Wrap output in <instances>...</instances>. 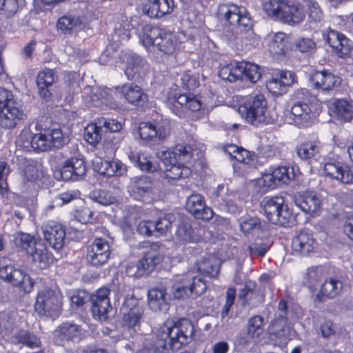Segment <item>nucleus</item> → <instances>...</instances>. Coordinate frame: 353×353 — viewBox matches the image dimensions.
<instances>
[{
  "label": "nucleus",
  "instance_id": "42",
  "mask_svg": "<svg viewBox=\"0 0 353 353\" xmlns=\"http://www.w3.org/2000/svg\"><path fill=\"white\" fill-rule=\"evenodd\" d=\"M224 151L231 157L244 164H252L254 159L250 152L234 144H230L225 147Z\"/></svg>",
  "mask_w": 353,
  "mask_h": 353
},
{
  "label": "nucleus",
  "instance_id": "9",
  "mask_svg": "<svg viewBox=\"0 0 353 353\" xmlns=\"http://www.w3.org/2000/svg\"><path fill=\"white\" fill-rule=\"evenodd\" d=\"M321 105L314 96L294 103L291 113L294 122L299 127H307L311 125L320 112Z\"/></svg>",
  "mask_w": 353,
  "mask_h": 353
},
{
  "label": "nucleus",
  "instance_id": "53",
  "mask_svg": "<svg viewBox=\"0 0 353 353\" xmlns=\"http://www.w3.org/2000/svg\"><path fill=\"white\" fill-rule=\"evenodd\" d=\"M90 197L94 201L103 205H109L116 201V198L109 191L105 190H93L90 192Z\"/></svg>",
  "mask_w": 353,
  "mask_h": 353
},
{
  "label": "nucleus",
  "instance_id": "59",
  "mask_svg": "<svg viewBox=\"0 0 353 353\" xmlns=\"http://www.w3.org/2000/svg\"><path fill=\"white\" fill-rule=\"evenodd\" d=\"M50 148H60L66 143L68 137L65 136L60 129H53L50 132H47Z\"/></svg>",
  "mask_w": 353,
  "mask_h": 353
},
{
  "label": "nucleus",
  "instance_id": "38",
  "mask_svg": "<svg viewBox=\"0 0 353 353\" xmlns=\"http://www.w3.org/2000/svg\"><path fill=\"white\" fill-rule=\"evenodd\" d=\"M219 76L222 79L230 82H234L237 80L243 81L242 62L230 63L222 67L219 70Z\"/></svg>",
  "mask_w": 353,
  "mask_h": 353
},
{
  "label": "nucleus",
  "instance_id": "56",
  "mask_svg": "<svg viewBox=\"0 0 353 353\" xmlns=\"http://www.w3.org/2000/svg\"><path fill=\"white\" fill-rule=\"evenodd\" d=\"M102 131L103 130L97 120L95 123H91L85 128V139L90 144L98 143L101 139Z\"/></svg>",
  "mask_w": 353,
  "mask_h": 353
},
{
  "label": "nucleus",
  "instance_id": "22",
  "mask_svg": "<svg viewBox=\"0 0 353 353\" xmlns=\"http://www.w3.org/2000/svg\"><path fill=\"white\" fill-rule=\"evenodd\" d=\"M86 173V165L83 159L72 157L65 161L60 174L63 181H78Z\"/></svg>",
  "mask_w": 353,
  "mask_h": 353
},
{
  "label": "nucleus",
  "instance_id": "64",
  "mask_svg": "<svg viewBox=\"0 0 353 353\" xmlns=\"http://www.w3.org/2000/svg\"><path fill=\"white\" fill-rule=\"evenodd\" d=\"M240 228L245 234H250L261 228L259 219L256 217H249L240 221Z\"/></svg>",
  "mask_w": 353,
  "mask_h": 353
},
{
  "label": "nucleus",
  "instance_id": "47",
  "mask_svg": "<svg viewBox=\"0 0 353 353\" xmlns=\"http://www.w3.org/2000/svg\"><path fill=\"white\" fill-rule=\"evenodd\" d=\"M176 81L178 86H180L187 90H194L199 85L198 78L190 71H186L179 74V79Z\"/></svg>",
  "mask_w": 353,
  "mask_h": 353
},
{
  "label": "nucleus",
  "instance_id": "63",
  "mask_svg": "<svg viewBox=\"0 0 353 353\" xmlns=\"http://www.w3.org/2000/svg\"><path fill=\"white\" fill-rule=\"evenodd\" d=\"M294 46L296 50L302 53H314L316 50V44L310 38H300L296 40Z\"/></svg>",
  "mask_w": 353,
  "mask_h": 353
},
{
  "label": "nucleus",
  "instance_id": "57",
  "mask_svg": "<svg viewBox=\"0 0 353 353\" xmlns=\"http://www.w3.org/2000/svg\"><path fill=\"white\" fill-rule=\"evenodd\" d=\"M324 271L322 266L309 268L305 274V283L310 288L314 286L323 277Z\"/></svg>",
  "mask_w": 353,
  "mask_h": 353
},
{
  "label": "nucleus",
  "instance_id": "51",
  "mask_svg": "<svg viewBox=\"0 0 353 353\" xmlns=\"http://www.w3.org/2000/svg\"><path fill=\"white\" fill-rule=\"evenodd\" d=\"M174 221V215L170 213L166 214L163 217L159 218L156 222H154V235L165 234L170 230Z\"/></svg>",
  "mask_w": 353,
  "mask_h": 353
},
{
  "label": "nucleus",
  "instance_id": "2",
  "mask_svg": "<svg viewBox=\"0 0 353 353\" xmlns=\"http://www.w3.org/2000/svg\"><path fill=\"white\" fill-rule=\"evenodd\" d=\"M157 155L165 166L166 176L172 179L188 177L192 165L202 157L200 150L189 145L177 144L172 150H160Z\"/></svg>",
  "mask_w": 353,
  "mask_h": 353
},
{
  "label": "nucleus",
  "instance_id": "23",
  "mask_svg": "<svg viewBox=\"0 0 353 353\" xmlns=\"http://www.w3.org/2000/svg\"><path fill=\"white\" fill-rule=\"evenodd\" d=\"M47 132L32 135L28 130H23L17 137V142L21 143L24 148H28L30 146L37 152L46 151L50 149Z\"/></svg>",
  "mask_w": 353,
  "mask_h": 353
},
{
  "label": "nucleus",
  "instance_id": "49",
  "mask_svg": "<svg viewBox=\"0 0 353 353\" xmlns=\"http://www.w3.org/2000/svg\"><path fill=\"white\" fill-rule=\"evenodd\" d=\"M288 319L275 316L269 326V332L278 339H283L286 335V327Z\"/></svg>",
  "mask_w": 353,
  "mask_h": 353
},
{
  "label": "nucleus",
  "instance_id": "35",
  "mask_svg": "<svg viewBox=\"0 0 353 353\" xmlns=\"http://www.w3.org/2000/svg\"><path fill=\"white\" fill-rule=\"evenodd\" d=\"M128 157L132 163L142 172H154L157 170V165L152 161V157L146 152H131Z\"/></svg>",
  "mask_w": 353,
  "mask_h": 353
},
{
  "label": "nucleus",
  "instance_id": "6",
  "mask_svg": "<svg viewBox=\"0 0 353 353\" xmlns=\"http://www.w3.org/2000/svg\"><path fill=\"white\" fill-rule=\"evenodd\" d=\"M268 102L263 94L248 97L239 107L241 116L250 124L260 126L272 123L274 119L267 112Z\"/></svg>",
  "mask_w": 353,
  "mask_h": 353
},
{
  "label": "nucleus",
  "instance_id": "21",
  "mask_svg": "<svg viewBox=\"0 0 353 353\" xmlns=\"http://www.w3.org/2000/svg\"><path fill=\"white\" fill-rule=\"evenodd\" d=\"M121 310L123 313V325L129 328H135L139 325V323L143 314V308L136 299H130L125 301Z\"/></svg>",
  "mask_w": 353,
  "mask_h": 353
},
{
  "label": "nucleus",
  "instance_id": "54",
  "mask_svg": "<svg viewBox=\"0 0 353 353\" xmlns=\"http://www.w3.org/2000/svg\"><path fill=\"white\" fill-rule=\"evenodd\" d=\"M242 73L243 81L248 80L251 83H255L261 78L259 68L254 63L242 62Z\"/></svg>",
  "mask_w": 353,
  "mask_h": 353
},
{
  "label": "nucleus",
  "instance_id": "46",
  "mask_svg": "<svg viewBox=\"0 0 353 353\" xmlns=\"http://www.w3.org/2000/svg\"><path fill=\"white\" fill-rule=\"evenodd\" d=\"M302 8H306L310 21L317 23L323 18V12L316 0H303Z\"/></svg>",
  "mask_w": 353,
  "mask_h": 353
},
{
  "label": "nucleus",
  "instance_id": "19",
  "mask_svg": "<svg viewBox=\"0 0 353 353\" xmlns=\"http://www.w3.org/2000/svg\"><path fill=\"white\" fill-rule=\"evenodd\" d=\"M168 283V281H165L148 292V306L154 312H166L169 309L170 295L167 293L166 289Z\"/></svg>",
  "mask_w": 353,
  "mask_h": 353
},
{
  "label": "nucleus",
  "instance_id": "15",
  "mask_svg": "<svg viewBox=\"0 0 353 353\" xmlns=\"http://www.w3.org/2000/svg\"><path fill=\"white\" fill-rule=\"evenodd\" d=\"M234 198L235 194L230 191L228 185L224 183L219 184L211 195L212 202L215 207L232 214L240 211Z\"/></svg>",
  "mask_w": 353,
  "mask_h": 353
},
{
  "label": "nucleus",
  "instance_id": "30",
  "mask_svg": "<svg viewBox=\"0 0 353 353\" xmlns=\"http://www.w3.org/2000/svg\"><path fill=\"white\" fill-rule=\"evenodd\" d=\"M294 202L302 211L310 214H318L322 205L321 197L313 192L305 193L296 197Z\"/></svg>",
  "mask_w": 353,
  "mask_h": 353
},
{
  "label": "nucleus",
  "instance_id": "61",
  "mask_svg": "<svg viewBox=\"0 0 353 353\" xmlns=\"http://www.w3.org/2000/svg\"><path fill=\"white\" fill-rule=\"evenodd\" d=\"M80 196L81 194L79 190H68L54 196L53 202L56 205L61 206L70 203L73 200L79 199Z\"/></svg>",
  "mask_w": 353,
  "mask_h": 353
},
{
  "label": "nucleus",
  "instance_id": "34",
  "mask_svg": "<svg viewBox=\"0 0 353 353\" xmlns=\"http://www.w3.org/2000/svg\"><path fill=\"white\" fill-rule=\"evenodd\" d=\"M220 261L213 255L209 254L196 263L197 270L203 276L215 278L220 270Z\"/></svg>",
  "mask_w": 353,
  "mask_h": 353
},
{
  "label": "nucleus",
  "instance_id": "13",
  "mask_svg": "<svg viewBox=\"0 0 353 353\" xmlns=\"http://www.w3.org/2000/svg\"><path fill=\"white\" fill-rule=\"evenodd\" d=\"M155 183L147 175L131 177L128 185V192L134 200L145 202L154 194Z\"/></svg>",
  "mask_w": 353,
  "mask_h": 353
},
{
  "label": "nucleus",
  "instance_id": "1",
  "mask_svg": "<svg viewBox=\"0 0 353 353\" xmlns=\"http://www.w3.org/2000/svg\"><path fill=\"white\" fill-rule=\"evenodd\" d=\"M193 334V325L187 319L176 323L167 321L161 327L157 339L137 353H168L170 350H179L192 341Z\"/></svg>",
  "mask_w": 353,
  "mask_h": 353
},
{
  "label": "nucleus",
  "instance_id": "40",
  "mask_svg": "<svg viewBox=\"0 0 353 353\" xmlns=\"http://www.w3.org/2000/svg\"><path fill=\"white\" fill-rule=\"evenodd\" d=\"M127 65L125 69V74L128 79H133L135 75L140 76L143 73V63L142 59L135 54H128L126 55Z\"/></svg>",
  "mask_w": 353,
  "mask_h": 353
},
{
  "label": "nucleus",
  "instance_id": "3",
  "mask_svg": "<svg viewBox=\"0 0 353 353\" xmlns=\"http://www.w3.org/2000/svg\"><path fill=\"white\" fill-rule=\"evenodd\" d=\"M217 15L220 20L232 26L231 33L227 34L228 39L239 43L238 41L244 43V39L252 37V31H243L242 28L250 29L252 21L246 8L233 3H223L219 6Z\"/></svg>",
  "mask_w": 353,
  "mask_h": 353
},
{
  "label": "nucleus",
  "instance_id": "31",
  "mask_svg": "<svg viewBox=\"0 0 353 353\" xmlns=\"http://www.w3.org/2000/svg\"><path fill=\"white\" fill-rule=\"evenodd\" d=\"M121 92L129 103L136 106L143 105L148 100L146 94L133 83L124 84L121 88Z\"/></svg>",
  "mask_w": 353,
  "mask_h": 353
},
{
  "label": "nucleus",
  "instance_id": "8",
  "mask_svg": "<svg viewBox=\"0 0 353 353\" xmlns=\"http://www.w3.org/2000/svg\"><path fill=\"white\" fill-rule=\"evenodd\" d=\"M0 277L25 293H30L33 290L34 282L32 279L22 270L15 268L6 258L0 259Z\"/></svg>",
  "mask_w": 353,
  "mask_h": 353
},
{
  "label": "nucleus",
  "instance_id": "18",
  "mask_svg": "<svg viewBox=\"0 0 353 353\" xmlns=\"http://www.w3.org/2000/svg\"><path fill=\"white\" fill-rule=\"evenodd\" d=\"M110 293V290L108 288H101L90 296L91 312L95 319L100 321L108 319V312L112 309L109 298Z\"/></svg>",
  "mask_w": 353,
  "mask_h": 353
},
{
  "label": "nucleus",
  "instance_id": "16",
  "mask_svg": "<svg viewBox=\"0 0 353 353\" xmlns=\"http://www.w3.org/2000/svg\"><path fill=\"white\" fill-rule=\"evenodd\" d=\"M110 256L108 242L102 238H95L87 247L86 260L94 267H100L107 263Z\"/></svg>",
  "mask_w": 353,
  "mask_h": 353
},
{
  "label": "nucleus",
  "instance_id": "17",
  "mask_svg": "<svg viewBox=\"0 0 353 353\" xmlns=\"http://www.w3.org/2000/svg\"><path fill=\"white\" fill-rule=\"evenodd\" d=\"M26 118V111L21 102L0 108V127L3 129H14Z\"/></svg>",
  "mask_w": 353,
  "mask_h": 353
},
{
  "label": "nucleus",
  "instance_id": "10",
  "mask_svg": "<svg viewBox=\"0 0 353 353\" xmlns=\"http://www.w3.org/2000/svg\"><path fill=\"white\" fill-rule=\"evenodd\" d=\"M138 131L141 143L151 145L168 137L170 134V126L166 120H152L141 122Z\"/></svg>",
  "mask_w": 353,
  "mask_h": 353
},
{
  "label": "nucleus",
  "instance_id": "48",
  "mask_svg": "<svg viewBox=\"0 0 353 353\" xmlns=\"http://www.w3.org/2000/svg\"><path fill=\"white\" fill-rule=\"evenodd\" d=\"M256 185L263 192L274 189L279 185L272 168L263 173L261 176L256 179Z\"/></svg>",
  "mask_w": 353,
  "mask_h": 353
},
{
  "label": "nucleus",
  "instance_id": "28",
  "mask_svg": "<svg viewBox=\"0 0 353 353\" xmlns=\"http://www.w3.org/2000/svg\"><path fill=\"white\" fill-rule=\"evenodd\" d=\"M57 79L53 69L46 68L38 73L36 83L41 97L46 99L50 98L52 94L50 88Z\"/></svg>",
  "mask_w": 353,
  "mask_h": 353
},
{
  "label": "nucleus",
  "instance_id": "4",
  "mask_svg": "<svg viewBox=\"0 0 353 353\" xmlns=\"http://www.w3.org/2000/svg\"><path fill=\"white\" fill-rule=\"evenodd\" d=\"M139 39L145 48L156 46L160 52L165 54H174L179 46L174 33L148 24L142 26Z\"/></svg>",
  "mask_w": 353,
  "mask_h": 353
},
{
  "label": "nucleus",
  "instance_id": "62",
  "mask_svg": "<svg viewBox=\"0 0 353 353\" xmlns=\"http://www.w3.org/2000/svg\"><path fill=\"white\" fill-rule=\"evenodd\" d=\"M130 25L127 21L117 23L114 28L112 40L115 41H127L130 38Z\"/></svg>",
  "mask_w": 353,
  "mask_h": 353
},
{
  "label": "nucleus",
  "instance_id": "25",
  "mask_svg": "<svg viewBox=\"0 0 353 353\" xmlns=\"http://www.w3.org/2000/svg\"><path fill=\"white\" fill-rule=\"evenodd\" d=\"M45 240L55 250H59L64 245L65 231L58 223L50 221L43 226Z\"/></svg>",
  "mask_w": 353,
  "mask_h": 353
},
{
  "label": "nucleus",
  "instance_id": "26",
  "mask_svg": "<svg viewBox=\"0 0 353 353\" xmlns=\"http://www.w3.org/2000/svg\"><path fill=\"white\" fill-rule=\"evenodd\" d=\"M310 81L317 89L323 91L334 90L341 84V78L327 70L314 71L312 73Z\"/></svg>",
  "mask_w": 353,
  "mask_h": 353
},
{
  "label": "nucleus",
  "instance_id": "37",
  "mask_svg": "<svg viewBox=\"0 0 353 353\" xmlns=\"http://www.w3.org/2000/svg\"><path fill=\"white\" fill-rule=\"evenodd\" d=\"M332 110L341 120L349 121L353 119V101L337 99L332 104Z\"/></svg>",
  "mask_w": 353,
  "mask_h": 353
},
{
  "label": "nucleus",
  "instance_id": "24",
  "mask_svg": "<svg viewBox=\"0 0 353 353\" xmlns=\"http://www.w3.org/2000/svg\"><path fill=\"white\" fill-rule=\"evenodd\" d=\"M185 208L197 219L209 220L213 216L212 210L206 207L204 197L198 193H193L188 197Z\"/></svg>",
  "mask_w": 353,
  "mask_h": 353
},
{
  "label": "nucleus",
  "instance_id": "7",
  "mask_svg": "<svg viewBox=\"0 0 353 353\" xmlns=\"http://www.w3.org/2000/svg\"><path fill=\"white\" fill-rule=\"evenodd\" d=\"M62 306V295L56 286H44L37 292L34 311L41 318L57 317Z\"/></svg>",
  "mask_w": 353,
  "mask_h": 353
},
{
  "label": "nucleus",
  "instance_id": "41",
  "mask_svg": "<svg viewBox=\"0 0 353 353\" xmlns=\"http://www.w3.org/2000/svg\"><path fill=\"white\" fill-rule=\"evenodd\" d=\"M288 37L283 32L274 34L268 44L269 51L274 55H282L285 54L288 45Z\"/></svg>",
  "mask_w": 353,
  "mask_h": 353
},
{
  "label": "nucleus",
  "instance_id": "43",
  "mask_svg": "<svg viewBox=\"0 0 353 353\" xmlns=\"http://www.w3.org/2000/svg\"><path fill=\"white\" fill-rule=\"evenodd\" d=\"M163 261V256L158 252L150 250L139 260L137 263L139 270L151 272L156 265Z\"/></svg>",
  "mask_w": 353,
  "mask_h": 353
},
{
  "label": "nucleus",
  "instance_id": "14",
  "mask_svg": "<svg viewBox=\"0 0 353 353\" xmlns=\"http://www.w3.org/2000/svg\"><path fill=\"white\" fill-rule=\"evenodd\" d=\"M322 36L336 57L344 59L349 56L353 48V43L344 34L327 29L322 32Z\"/></svg>",
  "mask_w": 353,
  "mask_h": 353
},
{
  "label": "nucleus",
  "instance_id": "60",
  "mask_svg": "<svg viewBox=\"0 0 353 353\" xmlns=\"http://www.w3.org/2000/svg\"><path fill=\"white\" fill-rule=\"evenodd\" d=\"M188 279H190L188 285L189 293L196 296L203 294L206 290L207 285L205 282L199 276H188Z\"/></svg>",
  "mask_w": 353,
  "mask_h": 353
},
{
  "label": "nucleus",
  "instance_id": "58",
  "mask_svg": "<svg viewBox=\"0 0 353 353\" xmlns=\"http://www.w3.org/2000/svg\"><path fill=\"white\" fill-rule=\"evenodd\" d=\"M264 319L259 316L256 315L249 319L248 323V331L249 334L252 337H257L260 336L263 331Z\"/></svg>",
  "mask_w": 353,
  "mask_h": 353
},
{
  "label": "nucleus",
  "instance_id": "33",
  "mask_svg": "<svg viewBox=\"0 0 353 353\" xmlns=\"http://www.w3.org/2000/svg\"><path fill=\"white\" fill-rule=\"evenodd\" d=\"M81 326L73 322L62 323L55 330L56 336L65 341H74L82 335Z\"/></svg>",
  "mask_w": 353,
  "mask_h": 353
},
{
  "label": "nucleus",
  "instance_id": "50",
  "mask_svg": "<svg viewBox=\"0 0 353 353\" xmlns=\"http://www.w3.org/2000/svg\"><path fill=\"white\" fill-rule=\"evenodd\" d=\"M17 341L30 348L38 347L41 345L40 339L26 330H20L15 335Z\"/></svg>",
  "mask_w": 353,
  "mask_h": 353
},
{
  "label": "nucleus",
  "instance_id": "29",
  "mask_svg": "<svg viewBox=\"0 0 353 353\" xmlns=\"http://www.w3.org/2000/svg\"><path fill=\"white\" fill-rule=\"evenodd\" d=\"M316 240L312 235L307 232H301L292 239V250L303 256H307L316 248Z\"/></svg>",
  "mask_w": 353,
  "mask_h": 353
},
{
  "label": "nucleus",
  "instance_id": "36",
  "mask_svg": "<svg viewBox=\"0 0 353 353\" xmlns=\"http://www.w3.org/2000/svg\"><path fill=\"white\" fill-rule=\"evenodd\" d=\"M174 6V0H153L150 3L147 14L152 18H161L170 14Z\"/></svg>",
  "mask_w": 353,
  "mask_h": 353
},
{
  "label": "nucleus",
  "instance_id": "44",
  "mask_svg": "<svg viewBox=\"0 0 353 353\" xmlns=\"http://www.w3.org/2000/svg\"><path fill=\"white\" fill-rule=\"evenodd\" d=\"M82 25L81 20L79 17L65 15L59 19L57 21V28L64 33H70L81 28Z\"/></svg>",
  "mask_w": 353,
  "mask_h": 353
},
{
  "label": "nucleus",
  "instance_id": "55",
  "mask_svg": "<svg viewBox=\"0 0 353 353\" xmlns=\"http://www.w3.org/2000/svg\"><path fill=\"white\" fill-rule=\"evenodd\" d=\"M272 171L279 183H287L294 178V172L292 168L284 165L272 169Z\"/></svg>",
  "mask_w": 353,
  "mask_h": 353
},
{
  "label": "nucleus",
  "instance_id": "12",
  "mask_svg": "<svg viewBox=\"0 0 353 353\" xmlns=\"http://www.w3.org/2000/svg\"><path fill=\"white\" fill-rule=\"evenodd\" d=\"M14 242L17 247L21 248L31 255L35 262L41 263L48 260L46 248L42 243L37 242L33 236L19 232L15 234Z\"/></svg>",
  "mask_w": 353,
  "mask_h": 353
},
{
  "label": "nucleus",
  "instance_id": "27",
  "mask_svg": "<svg viewBox=\"0 0 353 353\" xmlns=\"http://www.w3.org/2000/svg\"><path fill=\"white\" fill-rule=\"evenodd\" d=\"M94 163V169L101 175L106 176H121L126 172L125 165L119 159L103 160Z\"/></svg>",
  "mask_w": 353,
  "mask_h": 353
},
{
  "label": "nucleus",
  "instance_id": "39",
  "mask_svg": "<svg viewBox=\"0 0 353 353\" xmlns=\"http://www.w3.org/2000/svg\"><path fill=\"white\" fill-rule=\"evenodd\" d=\"M321 149V144L319 141H308L299 144L296 151L299 158L307 160L319 154Z\"/></svg>",
  "mask_w": 353,
  "mask_h": 353
},
{
  "label": "nucleus",
  "instance_id": "5",
  "mask_svg": "<svg viewBox=\"0 0 353 353\" xmlns=\"http://www.w3.org/2000/svg\"><path fill=\"white\" fill-rule=\"evenodd\" d=\"M263 10L268 17L289 25L299 24L305 17L302 5L293 0H268L263 4Z\"/></svg>",
  "mask_w": 353,
  "mask_h": 353
},
{
  "label": "nucleus",
  "instance_id": "52",
  "mask_svg": "<svg viewBox=\"0 0 353 353\" xmlns=\"http://www.w3.org/2000/svg\"><path fill=\"white\" fill-rule=\"evenodd\" d=\"M190 279H188V275L180 281H176L172 285L171 294L174 299H183L188 296L189 293L188 285Z\"/></svg>",
  "mask_w": 353,
  "mask_h": 353
},
{
  "label": "nucleus",
  "instance_id": "45",
  "mask_svg": "<svg viewBox=\"0 0 353 353\" xmlns=\"http://www.w3.org/2000/svg\"><path fill=\"white\" fill-rule=\"evenodd\" d=\"M176 102L192 112L199 110L202 106L200 97L190 93L176 97Z\"/></svg>",
  "mask_w": 353,
  "mask_h": 353
},
{
  "label": "nucleus",
  "instance_id": "11",
  "mask_svg": "<svg viewBox=\"0 0 353 353\" xmlns=\"http://www.w3.org/2000/svg\"><path fill=\"white\" fill-rule=\"evenodd\" d=\"M285 200L282 196L266 197L262 201L266 218L274 225H284L291 216Z\"/></svg>",
  "mask_w": 353,
  "mask_h": 353
},
{
  "label": "nucleus",
  "instance_id": "20",
  "mask_svg": "<svg viewBox=\"0 0 353 353\" xmlns=\"http://www.w3.org/2000/svg\"><path fill=\"white\" fill-rule=\"evenodd\" d=\"M325 174L344 184H353V165L341 162H327L324 165Z\"/></svg>",
  "mask_w": 353,
  "mask_h": 353
},
{
  "label": "nucleus",
  "instance_id": "32",
  "mask_svg": "<svg viewBox=\"0 0 353 353\" xmlns=\"http://www.w3.org/2000/svg\"><path fill=\"white\" fill-rule=\"evenodd\" d=\"M342 289L343 284L341 281L330 278L324 281L315 299L319 302H323L325 299H334L340 294Z\"/></svg>",
  "mask_w": 353,
  "mask_h": 353
}]
</instances>
